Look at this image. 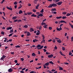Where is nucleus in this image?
<instances>
[{
	"label": "nucleus",
	"instance_id": "1",
	"mask_svg": "<svg viewBox=\"0 0 73 73\" xmlns=\"http://www.w3.org/2000/svg\"><path fill=\"white\" fill-rule=\"evenodd\" d=\"M57 6V4L55 3H53L52 4H50L49 6H48V8H52V7H55Z\"/></svg>",
	"mask_w": 73,
	"mask_h": 73
},
{
	"label": "nucleus",
	"instance_id": "2",
	"mask_svg": "<svg viewBox=\"0 0 73 73\" xmlns=\"http://www.w3.org/2000/svg\"><path fill=\"white\" fill-rule=\"evenodd\" d=\"M8 71L9 72H13V69H12V68H10L9 69Z\"/></svg>",
	"mask_w": 73,
	"mask_h": 73
},
{
	"label": "nucleus",
	"instance_id": "3",
	"mask_svg": "<svg viewBox=\"0 0 73 73\" xmlns=\"http://www.w3.org/2000/svg\"><path fill=\"white\" fill-rule=\"evenodd\" d=\"M62 2H59L56 3V4H57V5H61V4H62Z\"/></svg>",
	"mask_w": 73,
	"mask_h": 73
},
{
	"label": "nucleus",
	"instance_id": "4",
	"mask_svg": "<svg viewBox=\"0 0 73 73\" xmlns=\"http://www.w3.org/2000/svg\"><path fill=\"white\" fill-rule=\"evenodd\" d=\"M53 55L51 54V55H50L48 56V58H52L53 57Z\"/></svg>",
	"mask_w": 73,
	"mask_h": 73
},
{
	"label": "nucleus",
	"instance_id": "5",
	"mask_svg": "<svg viewBox=\"0 0 73 73\" xmlns=\"http://www.w3.org/2000/svg\"><path fill=\"white\" fill-rule=\"evenodd\" d=\"M56 29L58 31H60L61 30H62V28H61V27H60V28L59 29L57 27L56 28Z\"/></svg>",
	"mask_w": 73,
	"mask_h": 73
},
{
	"label": "nucleus",
	"instance_id": "6",
	"mask_svg": "<svg viewBox=\"0 0 73 73\" xmlns=\"http://www.w3.org/2000/svg\"><path fill=\"white\" fill-rule=\"evenodd\" d=\"M31 33L29 32H27V36H31Z\"/></svg>",
	"mask_w": 73,
	"mask_h": 73
},
{
	"label": "nucleus",
	"instance_id": "7",
	"mask_svg": "<svg viewBox=\"0 0 73 73\" xmlns=\"http://www.w3.org/2000/svg\"><path fill=\"white\" fill-rule=\"evenodd\" d=\"M6 8H7V9H9V10H10V11H12V8H10L9 7H7Z\"/></svg>",
	"mask_w": 73,
	"mask_h": 73
},
{
	"label": "nucleus",
	"instance_id": "8",
	"mask_svg": "<svg viewBox=\"0 0 73 73\" xmlns=\"http://www.w3.org/2000/svg\"><path fill=\"white\" fill-rule=\"evenodd\" d=\"M60 23H65L66 24H67V23L66 22L64 21H61L60 22Z\"/></svg>",
	"mask_w": 73,
	"mask_h": 73
},
{
	"label": "nucleus",
	"instance_id": "9",
	"mask_svg": "<svg viewBox=\"0 0 73 73\" xmlns=\"http://www.w3.org/2000/svg\"><path fill=\"white\" fill-rule=\"evenodd\" d=\"M43 47H44V46H41L40 45V48H37V49H42V48H43Z\"/></svg>",
	"mask_w": 73,
	"mask_h": 73
},
{
	"label": "nucleus",
	"instance_id": "10",
	"mask_svg": "<svg viewBox=\"0 0 73 73\" xmlns=\"http://www.w3.org/2000/svg\"><path fill=\"white\" fill-rule=\"evenodd\" d=\"M56 18L57 19H61V18H62V16L57 17Z\"/></svg>",
	"mask_w": 73,
	"mask_h": 73
},
{
	"label": "nucleus",
	"instance_id": "11",
	"mask_svg": "<svg viewBox=\"0 0 73 73\" xmlns=\"http://www.w3.org/2000/svg\"><path fill=\"white\" fill-rule=\"evenodd\" d=\"M49 65V63L48 62L44 64V65L45 66H48Z\"/></svg>",
	"mask_w": 73,
	"mask_h": 73
},
{
	"label": "nucleus",
	"instance_id": "12",
	"mask_svg": "<svg viewBox=\"0 0 73 73\" xmlns=\"http://www.w3.org/2000/svg\"><path fill=\"white\" fill-rule=\"evenodd\" d=\"M12 27H7V30H9V29L11 30L12 29Z\"/></svg>",
	"mask_w": 73,
	"mask_h": 73
},
{
	"label": "nucleus",
	"instance_id": "13",
	"mask_svg": "<svg viewBox=\"0 0 73 73\" xmlns=\"http://www.w3.org/2000/svg\"><path fill=\"white\" fill-rule=\"evenodd\" d=\"M57 41L59 43H61V40H60V39L57 40Z\"/></svg>",
	"mask_w": 73,
	"mask_h": 73
},
{
	"label": "nucleus",
	"instance_id": "14",
	"mask_svg": "<svg viewBox=\"0 0 73 73\" xmlns=\"http://www.w3.org/2000/svg\"><path fill=\"white\" fill-rule=\"evenodd\" d=\"M39 5H40V4H38L36 6V9H38V8Z\"/></svg>",
	"mask_w": 73,
	"mask_h": 73
},
{
	"label": "nucleus",
	"instance_id": "15",
	"mask_svg": "<svg viewBox=\"0 0 73 73\" xmlns=\"http://www.w3.org/2000/svg\"><path fill=\"white\" fill-rule=\"evenodd\" d=\"M33 31H34V30L32 28H31L30 29V32H33Z\"/></svg>",
	"mask_w": 73,
	"mask_h": 73
},
{
	"label": "nucleus",
	"instance_id": "16",
	"mask_svg": "<svg viewBox=\"0 0 73 73\" xmlns=\"http://www.w3.org/2000/svg\"><path fill=\"white\" fill-rule=\"evenodd\" d=\"M59 70H63V68H62L60 66H59Z\"/></svg>",
	"mask_w": 73,
	"mask_h": 73
},
{
	"label": "nucleus",
	"instance_id": "17",
	"mask_svg": "<svg viewBox=\"0 0 73 73\" xmlns=\"http://www.w3.org/2000/svg\"><path fill=\"white\" fill-rule=\"evenodd\" d=\"M38 16H40V17H42V16H43V14L40 13L39 15H38Z\"/></svg>",
	"mask_w": 73,
	"mask_h": 73
},
{
	"label": "nucleus",
	"instance_id": "18",
	"mask_svg": "<svg viewBox=\"0 0 73 73\" xmlns=\"http://www.w3.org/2000/svg\"><path fill=\"white\" fill-rule=\"evenodd\" d=\"M36 15H35L34 14H33L31 15V17H36Z\"/></svg>",
	"mask_w": 73,
	"mask_h": 73
},
{
	"label": "nucleus",
	"instance_id": "19",
	"mask_svg": "<svg viewBox=\"0 0 73 73\" xmlns=\"http://www.w3.org/2000/svg\"><path fill=\"white\" fill-rule=\"evenodd\" d=\"M51 11H56V8H54L51 9Z\"/></svg>",
	"mask_w": 73,
	"mask_h": 73
},
{
	"label": "nucleus",
	"instance_id": "20",
	"mask_svg": "<svg viewBox=\"0 0 73 73\" xmlns=\"http://www.w3.org/2000/svg\"><path fill=\"white\" fill-rule=\"evenodd\" d=\"M19 14H21L22 13H23V11H22L21 10H20L19 11Z\"/></svg>",
	"mask_w": 73,
	"mask_h": 73
},
{
	"label": "nucleus",
	"instance_id": "21",
	"mask_svg": "<svg viewBox=\"0 0 73 73\" xmlns=\"http://www.w3.org/2000/svg\"><path fill=\"white\" fill-rule=\"evenodd\" d=\"M41 25H46V23H44L43 22H42L41 23Z\"/></svg>",
	"mask_w": 73,
	"mask_h": 73
},
{
	"label": "nucleus",
	"instance_id": "22",
	"mask_svg": "<svg viewBox=\"0 0 73 73\" xmlns=\"http://www.w3.org/2000/svg\"><path fill=\"white\" fill-rule=\"evenodd\" d=\"M13 29H12L11 30H10V31H9V33H12V32H13Z\"/></svg>",
	"mask_w": 73,
	"mask_h": 73
},
{
	"label": "nucleus",
	"instance_id": "23",
	"mask_svg": "<svg viewBox=\"0 0 73 73\" xmlns=\"http://www.w3.org/2000/svg\"><path fill=\"white\" fill-rule=\"evenodd\" d=\"M40 13H42L43 12H44V9H42L40 11Z\"/></svg>",
	"mask_w": 73,
	"mask_h": 73
},
{
	"label": "nucleus",
	"instance_id": "24",
	"mask_svg": "<svg viewBox=\"0 0 73 73\" xmlns=\"http://www.w3.org/2000/svg\"><path fill=\"white\" fill-rule=\"evenodd\" d=\"M65 10V8H62L60 9V11H64Z\"/></svg>",
	"mask_w": 73,
	"mask_h": 73
},
{
	"label": "nucleus",
	"instance_id": "25",
	"mask_svg": "<svg viewBox=\"0 0 73 73\" xmlns=\"http://www.w3.org/2000/svg\"><path fill=\"white\" fill-rule=\"evenodd\" d=\"M40 46H41V44H38L37 47V48H40Z\"/></svg>",
	"mask_w": 73,
	"mask_h": 73
},
{
	"label": "nucleus",
	"instance_id": "26",
	"mask_svg": "<svg viewBox=\"0 0 73 73\" xmlns=\"http://www.w3.org/2000/svg\"><path fill=\"white\" fill-rule=\"evenodd\" d=\"M17 18L16 17H13V20H15Z\"/></svg>",
	"mask_w": 73,
	"mask_h": 73
},
{
	"label": "nucleus",
	"instance_id": "27",
	"mask_svg": "<svg viewBox=\"0 0 73 73\" xmlns=\"http://www.w3.org/2000/svg\"><path fill=\"white\" fill-rule=\"evenodd\" d=\"M32 14V13L31 12H29L27 13V15H31Z\"/></svg>",
	"mask_w": 73,
	"mask_h": 73
},
{
	"label": "nucleus",
	"instance_id": "28",
	"mask_svg": "<svg viewBox=\"0 0 73 73\" xmlns=\"http://www.w3.org/2000/svg\"><path fill=\"white\" fill-rule=\"evenodd\" d=\"M70 15H71V14H70V13H68L67 14L66 16H70Z\"/></svg>",
	"mask_w": 73,
	"mask_h": 73
},
{
	"label": "nucleus",
	"instance_id": "29",
	"mask_svg": "<svg viewBox=\"0 0 73 73\" xmlns=\"http://www.w3.org/2000/svg\"><path fill=\"white\" fill-rule=\"evenodd\" d=\"M21 7H22V6L21 5V4H20L19 7H18V9H20V8H21Z\"/></svg>",
	"mask_w": 73,
	"mask_h": 73
},
{
	"label": "nucleus",
	"instance_id": "30",
	"mask_svg": "<svg viewBox=\"0 0 73 73\" xmlns=\"http://www.w3.org/2000/svg\"><path fill=\"white\" fill-rule=\"evenodd\" d=\"M23 27H24V28H28V26L27 25H25Z\"/></svg>",
	"mask_w": 73,
	"mask_h": 73
},
{
	"label": "nucleus",
	"instance_id": "31",
	"mask_svg": "<svg viewBox=\"0 0 73 73\" xmlns=\"http://www.w3.org/2000/svg\"><path fill=\"white\" fill-rule=\"evenodd\" d=\"M49 62L50 63V64H52V65H53V64H54V63L52 62V61H50Z\"/></svg>",
	"mask_w": 73,
	"mask_h": 73
},
{
	"label": "nucleus",
	"instance_id": "32",
	"mask_svg": "<svg viewBox=\"0 0 73 73\" xmlns=\"http://www.w3.org/2000/svg\"><path fill=\"white\" fill-rule=\"evenodd\" d=\"M32 56H36V54H35L34 53H33L32 54Z\"/></svg>",
	"mask_w": 73,
	"mask_h": 73
},
{
	"label": "nucleus",
	"instance_id": "33",
	"mask_svg": "<svg viewBox=\"0 0 73 73\" xmlns=\"http://www.w3.org/2000/svg\"><path fill=\"white\" fill-rule=\"evenodd\" d=\"M14 4L15 5H17V1H15Z\"/></svg>",
	"mask_w": 73,
	"mask_h": 73
},
{
	"label": "nucleus",
	"instance_id": "34",
	"mask_svg": "<svg viewBox=\"0 0 73 73\" xmlns=\"http://www.w3.org/2000/svg\"><path fill=\"white\" fill-rule=\"evenodd\" d=\"M48 29L49 30H52V27H48Z\"/></svg>",
	"mask_w": 73,
	"mask_h": 73
},
{
	"label": "nucleus",
	"instance_id": "35",
	"mask_svg": "<svg viewBox=\"0 0 73 73\" xmlns=\"http://www.w3.org/2000/svg\"><path fill=\"white\" fill-rule=\"evenodd\" d=\"M63 19H66V17L63 16L62 17Z\"/></svg>",
	"mask_w": 73,
	"mask_h": 73
},
{
	"label": "nucleus",
	"instance_id": "36",
	"mask_svg": "<svg viewBox=\"0 0 73 73\" xmlns=\"http://www.w3.org/2000/svg\"><path fill=\"white\" fill-rule=\"evenodd\" d=\"M62 50H65V48L64 47H62Z\"/></svg>",
	"mask_w": 73,
	"mask_h": 73
},
{
	"label": "nucleus",
	"instance_id": "37",
	"mask_svg": "<svg viewBox=\"0 0 73 73\" xmlns=\"http://www.w3.org/2000/svg\"><path fill=\"white\" fill-rule=\"evenodd\" d=\"M1 34L3 35H4V32L3 31H2L1 32Z\"/></svg>",
	"mask_w": 73,
	"mask_h": 73
},
{
	"label": "nucleus",
	"instance_id": "38",
	"mask_svg": "<svg viewBox=\"0 0 73 73\" xmlns=\"http://www.w3.org/2000/svg\"><path fill=\"white\" fill-rule=\"evenodd\" d=\"M42 39L43 40H44V38H45V37H44V36L43 35H42Z\"/></svg>",
	"mask_w": 73,
	"mask_h": 73
},
{
	"label": "nucleus",
	"instance_id": "39",
	"mask_svg": "<svg viewBox=\"0 0 73 73\" xmlns=\"http://www.w3.org/2000/svg\"><path fill=\"white\" fill-rule=\"evenodd\" d=\"M16 48H20V46L19 45H17L15 46Z\"/></svg>",
	"mask_w": 73,
	"mask_h": 73
},
{
	"label": "nucleus",
	"instance_id": "40",
	"mask_svg": "<svg viewBox=\"0 0 73 73\" xmlns=\"http://www.w3.org/2000/svg\"><path fill=\"white\" fill-rule=\"evenodd\" d=\"M21 61H24V58H21Z\"/></svg>",
	"mask_w": 73,
	"mask_h": 73
},
{
	"label": "nucleus",
	"instance_id": "41",
	"mask_svg": "<svg viewBox=\"0 0 73 73\" xmlns=\"http://www.w3.org/2000/svg\"><path fill=\"white\" fill-rule=\"evenodd\" d=\"M2 57H3V58H5V57H6V56L4 55H3V56H2Z\"/></svg>",
	"mask_w": 73,
	"mask_h": 73
},
{
	"label": "nucleus",
	"instance_id": "42",
	"mask_svg": "<svg viewBox=\"0 0 73 73\" xmlns=\"http://www.w3.org/2000/svg\"><path fill=\"white\" fill-rule=\"evenodd\" d=\"M43 67L44 69H46V66H45L44 64L43 65Z\"/></svg>",
	"mask_w": 73,
	"mask_h": 73
},
{
	"label": "nucleus",
	"instance_id": "43",
	"mask_svg": "<svg viewBox=\"0 0 73 73\" xmlns=\"http://www.w3.org/2000/svg\"><path fill=\"white\" fill-rule=\"evenodd\" d=\"M17 21H18V23H20V22H21L22 21L21 20H18Z\"/></svg>",
	"mask_w": 73,
	"mask_h": 73
},
{
	"label": "nucleus",
	"instance_id": "44",
	"mask_svg": "<svg viewBox=\"0 0 73 73\" xmlns=\"http://www.w3.org/2000/svg\"><path fill=\"white\" fill-rule=\"evenodd\" d=\"M54 40H52V42H54H54H56V40H55V39H53Z\"/></svg>",
	"mask_w": 73,
	"mask_h": 73
},
{
	"label": "nucleus",
	"instance_id": "45",
	"mask_svg": "<svg viewBox=\"0 0 73 73\" xmlns=\"http://www.w3.org/2000/svg\"><path fill=\"white\" fill-rule=\"evenodd\" d=\"M43 27L44 28H47V27H46V25H45L44 26H43Z\"/></svg>",
	"mask_w": 73,
	"mask_h": 73
},
{
	"label": "nucleus",
	"instance_id": "46",
	"mask_svg": "<svg viewBox=\"0 0 73 73\" xmlns=\"http://www.w3.org/2000/svg\"><path fill=\"white\" fill-rule=\"evenodd\" d=\"M12 35H13V33L9 34V37H10V36H12Z\"/></svg>",
	"mask_w": 73,
	"mask_h": 73
},
{
	"label": "nucleus",
	"instance_id": "47",
	"mask_svg": "<svg viewBox=\"0 0 73 73\" xmlns=\"http://www.w3.org/2000/svg\"><path fill=\"white\" fill-rule=\"evenodd\" d=\"M17 20H14V21H13V23H15L16 22H17Z\"/></svg>",
	"mask_w": 73,
	"mask_h": 73
},
{
	"label": "nucleus",
	"instance_id": "48",
	"mask_svg": "<svg viewBox=\"0 0 73 73\" xmlns=\"http://www.w3.org/2000/svg\"><path fill=\"white\" fill-rule=\"evenodd\" d=\"M53 13V14H57V12H56V11H54Z\"/></svg>",
	"mask_w": 73,
	"mask_h": 73
},
{
	"label": "nucleus",
	"instance_id": "49",
	"mask_svg": "<svg viewBox=\"0 0 73 73\" xmlns=\"http://www.w3.org/2000/svg\"><path fill=\"white\" fill-rule=\"evenodd\" d=\"M45 40H44V39L41 42V43H42V42H43L44 43V42H45Z\"/></svg>",
	"mask_w": 73,
	"mask_h": 73
},
{
	"label": "nucleus",
	"instance_id": "50",
	"mask_svg": "<svg viewBox=\"0 0 73 73\" xmlns=\"http://www.w3.org/2000/svg\"><path fill=\"white\" fill-rule=\"evenodd\" d=\"M40 33H38V32H37L36 33V35H39V34H40Z\"/></svg>",
	"mask_w": 73,
	"mask_h": 73
},
{
	"label": "nucleus",
	"instance_id": "51",
	"mask_svg": "<svg viewBox=\"0 0 73 73\" xmlns=\"http://www.w3.org/2000/svg\"><path fill=\"white\" fill-rule=\"evenodd\" d=\"M14 53H15V52H11V54H14Z\"/></svg>",
	"mask_w": 73,
	"mask_h": 73
},
{
	"label": "nucleus",
	"instance_id": "52",
	"mask_svg": "<svg viewBox=\"0 0 73 73\" xmlns=\"http://www.w3.org/2000/svg\"><path fill=\"white\" fill-rule=\"evenodd\" d=\"M33 12H36V10H35V9H33Z\"/></svg>",
	"mask_w": 73,
	"mask_h": 73
},
{
	"label": "nucleus",
	"instance_id": "53",
	"mask_svg": "<svg viewBox=\"0 0 73 73\" xmlns=\"http://www.w3.org/2000/svg\"><path fill=\"white\" fill-rule=\"evenodd\" d=\"M33 61H34V60H31V61H30L29 62L31 63V62H33Z\"/></svg>",
	"mask_w": 73,
	"mask_h": 73
},
{
	"label": "nucleus",
	"instance_id": "54",
	"mask_svg": "<svg viewBox=\"0 0 73 73\" xmlns=\"http://www.w3.org/2000/svg\"><path fill=\"white\" fill-rule=\"evenodd\" d=\"M52 40L51 39H50L48 40V42H50V41H52Z\"/></svg>",
	"mask_w": 73,
	"mask_h": 73
},
{
	"label": "nucleus",
	"instance_id": "55",
	"mask_svg": "<svg viewBox=\"0 0 73 73\" xmlns=\"http://www.w3.org/2000/svg\"><path fill=\"white\" fill-rule=\"evenodd\" d=\"M62 14L63 15H66V12H63L62 13Z\"/></svg>",
	"mask_w": 73,
	"mask_h": 73
},
{
	"label": "nucleus",
	"instance_id": "56",
	"mask_svg": "<svg viewBox=\"0 0 73 73\" xmlns=\"http://www.w3.org/2000/svg\"><path fill=\"white\" fill-rule=\"evenodd\" d=\"M9 41L10 42H12V39H10Z\"/></svg>",
	"mask_w": 73,
	"mask_h": 73
},
{
	"label": "nucleus",
	"instance_id": "57",
	"mask_svg": "<svg viewBox=\"0 0 73 73\" xmlns=\"http://www.w3.org/2000/svg\"><path fill=\"white\" fill-rule=\"evenodd\" d=\"M43 50L44 51V52H46V50L45 49H43Z\"/></svg>",
	"mask_w": 73,
	"mask_h": 73
},
{
	"label": "nucleus",
	"instance_id": "58",
	"mask_svg": "<svg viewBox=\"0 0 73 73\" xmlns=\"http://www.w3.org/2000/svg\"><path fill=\"white\" fill-rule=\"evenodd\" d=\"M4 1H5V0H2L1 2V4H3V3H4Z\"/></svg>",
	"mask_w": 73,
	"mask_h": 73
},
{
	"label": "nucleus",
	"instance_id": "59",
	"mask_svg": "<svg viewBox=\"0 0 73 73\" xmlns=\"http://www.w3.org/2000/svg\"><path fill=\"white\" fill-rule=\"evenodd\" d=\"M46 20V19H44V20H43L42 21V22H44V21H45Z\"/></svg>",
	"mask_w": 73,
	"mask_h": 73
},
{
	"label": "nucleus",
	"instance_id": "60",
	"mask_svg": "<svg viewBox=\"0 0 73 73\" xmlns=\"http://www.w3.org/2000/svg\"><path fill=\"white\" fill-rule=\"evenodd\" d=\"M20 72L22 73H24V71H20Z\"/></svg>",
	"mask_w": 73,
	"mask_h": 73
},
{
	"label": "nucleus",
	"instance_id": "61",
	"mask_svg": "<svg viewBox=\"0 0 73 73\" xmlns=\"http://www.w3.org/2000/svg\"><path fill=\"white\" fill-rule=\"evenodd\" d=\"M55 70H54L53 69L51 70V71H52V72H54L55 71Z\"/></svg>",
	"mask_w": 73,
	"mask_h": 73
},
{
	"label": "nucleus",
	"instance_id": "62",
	"mask_svg": "<svg viewBox=\"0 0 73 73\" xmlns=\"http://www.w3.org/2000/svg\"><path fill=\"white\" fill-rule=\"evenodd\" d=\"M72 54V53L71 52H70L69 53V55H71Z\"/></svg>",
	"mask_w": 73,
	"mask_h": 73
},
{
	"label": "nucleus",
	"instance_id": "63",
	"mask_svg": "<svg viewBox=\"0 0 73 73\" xmlns=\"http://www.w3.org/2000/svg\"><path fill=\"white\" fill-rule=\"evenodd\" d=\"M48 71H49V73H53V72H52L51 71H50L49 70H48Z\"/></svg>",
	"mask_w": 73,
	"mask_h": 73
},
{
	"label": "nucleus",
	"instance_id": "64",
	"mask_svg": "<svg viewBox=\"0 0 73 73\" xmlns=\"http://www.w3.org/2000/svg\"><path fill=\"white\" fill-rule=\"evenodd\" d=\"M34 72H35V71H32L30 72V73H34Z\"/></svg>",
	"mask_w": 73,
	"mask_h": 73
}]
</instances>
